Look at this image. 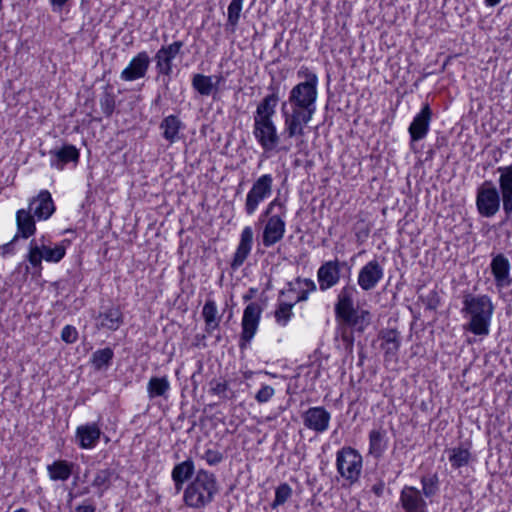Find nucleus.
Masks as SVG:
<instances>
[{"label": "nucleus", "mask_w": 512, "mask_h": 512, "mask_svg": "<svg viewBox=\"0 0 512 512\" xmlns=\"http://www.w3.org/2000/svg\"><path fill=\"white\" fill-rule=\"evenodd\" d=\"M499 173V190L491 181H485L477 189L476 207L482 217L491 218L500 210L501 204L504 220L512 219V166L497 168Z\"/></svg>", "instance_id": "f257e3e1"}, {"label": "nucleus", "mask_w": 512, "mask_h": 512, "mask_svg": "<svg viewBox=\"0 0 512 512\" xmlns=\"http://www.w3.org/2000/svg\"><path fill=\"white\" fill-rule=\"evenodd\" d=\"M358 295L354 284L347 283L341 287L336 295L334 313L337 320L362 333L371 324L372 316L368 310L358 308Z\"/></svg>", "instance_id": "f03ea898"}, {"label": "nucleus", "mask_w": 512, "mask_h": 512, "mask_svg": "<svg viewBox=\"0 0 512 512\" xmlns=\"http://www.w3.org/2000/svg\"><path fill=\"white\" fill-rule=\"evenodd\" d=\"M220 492L217 476L206 469H198L183 488V503L193 510H203L214 502Z\"/></svg>", "instance_id": "7ed1b4c3"}, {"label": "nucleus", "mask_w": 512, "mask_h": 512, "mask_svg": "<svg viewBox=\"0 0 512 512\" xmlns=\"http://www.w3.org/2000/svg\"><path fill=\"white\" fill-rule=\"evenodd\" d=\"M461 312L469 321L463 329L476 336H487L490 333V325L494 313V305L488 295H473L467 293L463 296Z\"/></svg>", "instance_id": "20e7f679"}, {"label": "nucleus", "mask_w": 512, "mask_h": 512, "mask_svg": "<svg viewBox=\"0 0 512 512\" xmlns=\"http://www.w3.org/2000/svg\"><path fill=\"white\" fill-rule=\"evenodd\" d=\"M304 75L306 80L295 85L290 93L287 106L316 111L318 77L307 68L298 71V76Z\"/></svg>", "instance_id": "39448f33"}, {"label": "nucleus", "mask_w": 512, "mask_h": 512, "mask_svg": "<svg viewBox=\"0 0 512 512\" xmlns=\"http://www.w3.org/2000/svg\"><path fill=\"white\" fill-rule=\"evenodd\" d=\"M336 469L349 485H353L361 477L363 457L356 449L345 446L336 453Z\"/></svg>", "instance_id": "423d86ee"}, {"label": "nucleus", "mask_w": 512, "mask_h": 512, "mask_svg": "<svg viewBox=\"0 0 512 512\" xmlns=\"http://www.w3.org/2000/svg\"><path fill=\"white\" fill-rule=\"evenodd\" d=\"M282 114L284 118V134L287 138H302L305 135V128L312 120L315 111L305 110L287 106L283 103Z\"/></svg>", "instance_id": "0eeeda50"}, {"label": "nucleus", "mask_w": 512, "mask_h": 512, "mask_svg": "<svg viewBox=\"0 0 512 512\" xmlns=\"http://www.w3.org/2000/svg\"><path fill=\"white\" fill-rule=\"evenodd\" d=\"M39 242H30L28 261L33 267H41L42 260L57 263L65 256L66 247L63 244H57L52 248L45 244L44 237L39 239Z\"/></svg>", "instance_id": "6e6552de"}, {"label": "nucleus", "mask_w": 512, "mask_h": 512, "mask_svg": "<svg viewBox=\"0 0 512 512\" xmlns=\"http://www.w3.org/2000/svg\"><path fill=\"white\" fill-rule=\"evenodd\" d=\"M184 43L174 41L169 45H163L154 56L157 78L163 77V82L168 84L173 73V60L180 54Z\"/></svg>", "instance_id": "1a4fd4ad"}, {"label": "nucleus", "mask_w": 512, "mask_h": 512, "mask_svg": "<svg viewBox=\"0 0 512 512\" xmlns=\"http://www.w3.org/2000/svg\"><path fill=\"white\" fill-rule=\"evenodd\" d=\"M273 177L270 174L261 175L248 191L245 200V212L248 216L253 215L261 202L269 198L273 191Z\"/></svg>", "instance_id": "9d476101"}, {"label": "nucleus", "mask_w": 512, "mask_h": 512, "mask_svg": "<svg viewBox=\"0 0 512 512\" xmlns=\"http://www.w3.org/2000/svg\"><path fill=\"white\" fill-rule=\"evenodd\" d=\"M261 313L262 308L256 302H252L245 307L241 323L242 332L239 344L241 349L246 348L247 344L256 334L261 318Z\"/></svg>", "instance_id": "9b49d317"}, {"label": "nucleus", "mask_w": 512, "mask_h": 512, "mask_svg": "<svg viewBox=\"0 0 512 512\" xmlns=\"http://www.w3.org/2000/svg\"><path fill=\"white\" fill-rule=\"evenodd\" d=\"M346 262L338 259L324 262L317 270V282L321 292H325L336 286L341 279V268Z\"/></svg>", "instance_id": "f8f14e48"}, {"label": "nucleus", "mask_w": 512, "mask_h": 512, "mask_svg": "<svg viewBox=\"0 0 512 512\" xmlns=\"http://www.w3.org/2000/svg\"><path fill=\"white\" fill-rule=\"evenodd\" d=\"M253 135L265 151H272L279 143V136L273 120L254 121Z\"/></svg>", "instance_id": "ddd939ff"}, {"label": "nucleus", "mask_w": 512, "mask_h": 512, "mask_svg": "<svg viewBox=\"0 0 512 512\" xmlns=\"http://www.w3.org/2000/svg\"><path fill=\"white\" fill-rule=\"evenodd\" d=\"M384 276V269L377 259L367 262L361 267L357 284L363 291H371L379 284Z\"/></svg>", "instance_id": "4468645a"}, {"label": "nucleus", "mask_w": 512, "mask_h": 512, "mask_svg": "<svg viewBox=\"0 0 512 512\" xmlns=\"http://www.w3.org/2000/svg\"><path fill=\"white\" fill-rule=\"evenodd\" d=\"M303 425L318 434L324 433L329 428L331 414L324 407H310L302 414Z\"/></svg>", "instance_id": "2eb2a0df"}, {"label": "nucleus", "mask_w": 512, "mask_h": 512, "mask_svg": "<svg viewBox=\"0 0 512 512\" xmlns=\"http://www.w3.org/2000/svg\"><path fill=\"white\" fill-rule=\"evenodd\" d=\"M265 223L262 243L265 247H271L282 240L285 234L286 223L283 215H270Z\"/></svg>", "instance_id": "dca6fc26"}, {"label": "nucleus", "mask_w": 512, "mask_h": 512, "mask_svg": "<svg viewBox=\"0 0 512 512\" xmlns=\"http://www.w3.org/2000/svg\"><path fill=\"white\" fill-rule=\"evenodd\" d=\"M55 209L54 201L48 190H41L36 197L30 200L27 208L38 221L49 219Z\"/></svg>", "instance_id": "f3484780"}, {"label": "nucleus", "mask_w": 512, "mask_h": 512, "mask_svg": "<svg viewBox=\"0 0 512 512\" xmlns=\"http://www.w3.org/2000/svg\"><path fill=\"white\" fill-rule=\"evenodd\" d=\"M150 57L146 51L137 53L122 70L120 78L124 81H135L144 78L150 66Z\"/></svg>", "instance_id": "a211bd4d"}, {"label": "nucleus", "mask_w": 512, "mask_h": 512, "mask_svg": "<svg viewBox=\"0 0 512 512\" xmlns=\"http://www.w3.org/2000/svg\"><path fill=\"white\" fill-rule=\"evenodd\" d=\"M432 119V111L429 104H425L421 111L416 114L411 122L408 132L410 134V138L412 142H417L424 139L430 127V122Z\"/></svg>", "instance_id": "6ab92c4d"}, {"label": "nucleus", "mask_w": 512, "mask_h": 512, "mask_svg": "<svg viewBox=\"0 0 512 512\" xmlns=\"http://www.w3.org/2000/svg\"><path fill=\"white\" fill-rule=\"evenodd\" d=\"M490 267L494 276L495 285L498 289L506 288L511 285L510 262L506 256L503 254L493 256Z\"/></svg>", "instance_id": "aec40b11"}, {"label": "nucleus", "mask_w": 512, "mask_h": 512, "mask_svg": "<svg viewBox=\"0 0 512 512\" xmlns=\"http://www.w3.org/2000/svg\"><path fill=\"white\" fill-rule=\"evenodd\" d=\"M379 338L382 340L384 360L397 362L402 341L400 333L396 329H384L380 332Z\"/></svg>", "instance_id": "412c9836"}, {"label": "nucleus", "mask_w": 512, "mask_h": 512, "mask_svg": "<svg viewBox=\"0 0 512 512\" xmlns=\"http://www.w3.org/2000/svg\"><path fill=\"white\" fill-rule=\"evenodd\" d=\"M400 502L405 512H427V503L416 487L405 486L400 492Z\"/></svg>", "instance_id": "4be33fe9"}, {"label": "nucleus", "mask_w": 512, "mask_h": 512, "mask_svg": "<svg viewBox=\"0 0 512 512\" xmlns=\"http://www.w3.org/2000/svg\"><path fill=\"white\" fill-rule=\"evenodd\" d=\"M253 237L254 232L252 228L250 226L244 227L240 234V240L231 262V267L233 269H237L242 266L249 256L253 246Z\"/></svg>", "instance_id": "5701e85b"}, {"label": "nucleus", "mask_w": 512, "mask_h": 512, "mask_svg": "<svg viewBox=\"0 0 512 512\" xmlns=\"http://www.w3.org/2000/svg\"><path fill=\"white\" fill-rule=\"evenodd\" d=\"M101 429L97 423L80 425L76 429V440L80 448L92 449L100 440Z\"/></svg>", "instance_id": "b1692460"}, {"label": "nucleus", "mask_w": 512, "mask_h": 512, "mask_svg": "<svg viewBox=\"0 0 512 512\" xmlns=\"http://www.w3.org/2000/svg\"><path fill=\"white\" fill-rule=\"evenodd\" d=\"M195 473V464L191 458L176 464L171 472V478L174 482L175 490L177 492L182 491L184 484L191 481Z\"/></svg>", "instance_id": "393cba45"}, {"label": "nucleus", "mask_w": 512, "mask_h": 512, "mask_svg": "<svg viewBox=\"0 0 512 512\" xmlns=\"http://www.w3.org/2000/svg\"><path fill=\"white\" fill-rule=\"evenodd\" d=\"M49 154L51 156V166L58 170H62L70 162H78L79 160V151L73 145H64L58 150H51Z\"/></svg>", "instance_id": "a878e982"}, {"label": "nucleus", "mask_w": 512, "mask_h": 512, "mask_svg": "<svg viewBox=\"0 0 512 512\" xmlns=\"http://www.w3.org/2000/svg\"><path fill=\"white\" fill-rule=\"evenodd\" d=\"M36 217L27 209H19L16 212V225L18 237L27 239L36 232Z\"/></svg>", "instance_id": "bb28decb"}, {"label": "nucleus", "mask_w": 512, "mask_h": 512, "mask_svg": "<svg viewBox=\"0 0 512 512\" xmlns=\"http://www.w3.org/2000/svg\"><path fill=\"white\" fill-rule=\"evenodd\" d=\"M278 101L279 96L277 92L266 95L256 108L254 121L273 120Z\"/></svg>", "instance_id": "cd10ccee"}, {"label": "nucleus", "mask_w": 512, "mask_h": 512, "mask_svg": "<svg viewBox=\"0 0 512 512\" xmlns=\"http://www.w3.org/2000/svg\"><path fill=\"white\" fill-rule=\"evenodd\" d=\"M388 440L386 431L383 429H373L369 433V454L375 458H380L387 449Z\"/></svg>", "instance_id": "c85d7f7f"}, {"label": "nucleus", "mask_w": 512, "mask_h": 512, "mask_svg": "<svg viewBox=\"0 0 512 512\" xmlns=\"http://www.w3.org/2000/svg\"><path fill=\"white\" fill-rule=\"evenodd\" d=\"M202 316L205 321V331L211 334L219 327L221 316L218 315L217 305L214 300L208 299L203 306Z\"/></svg>", "instance_id": "c756f323"}, {"label": "nucleus", "mask_w": 512, "mask_h": 512, "mask_svg": "<svg viewBox=\"0 0 512 512\" xmlns=\"http://www.w3.org/2000/svg\"><path fill=\"white\" fill-rule=\"evenodd\" d=\"M182 126L183 124L177 116L169 115L165 117L160 124V128L163 130L162 135L164 139L170 143L176 142L179 139V131Z\"/></svg>", "instance_id": "7c9ffc66"}, {"label": "nucleus", "mask_w": 512, "mask_h": 512, "mask_svg": "<svg viewBox=\"0 0 512 512\" xmlns=\"http://www.w3.org/2000/svg\"><path fill=\"white\" fill-rule=\"evenodd\" d=\"M100 327L111 331L117 330L123 322V317L118 307L112 306L99 314Z\"/></svg>", "instance_id": "2f4dec72"}, {"label": "nucleus", "mask_w": 512, "mask_h": 512, "mask_svg": "<svg viewBox=\"0 0 512 512\" xmlns=\"http://www.w3.org/2000/svg\"><path fill=\"white\" fill-rule=\"evenodd\" d=\"M73 463L66 460H56L47 466L49 477L53 481H66L72 474Z\"/></svg>", "instance_id": "473e14b6"}, {"label": "nucleus", "mask_w": 512, "mask_h": 512, "mask_svg": "<svg viewBox=\"0 0 512 512\" xmlns=\"http://www.w3.org/2000/svg\"><path fill=\"white\" fill-rule=\"evenodd\" d=\"M447 452L449 462L454 469H460L468 466L472 460V455L469 449L463 446L451 448Z\"/></svg>", "instance_id": "72a5a7b5"}, {"label": "nucleus", "mask_w": 512, "mask_h": 512, "mask_svg": "<svg viewBox=\"0 0 512 512\" xmlns=\"http://www.w3.org/2000/svg\"><path fill=\"white\" fill-rule=\"evenodd\" d=\"M170 390V383L166 376L151 377L147 384V393L150 399L166 397Z\"/></svg>", "instance_id": "f704fd0d"}, {"label": "nucleus", "mask_w": 512, "mask_h": 512, "mask_svg": "<svg viewBox=\"0 0 512 512\" xmlns=\"http://www.w3.org/2000/svg\"><path fill=\"white\" fill-rule=\"evenodd\" d=\"M114 357V352L111 348L106 347L96 350L91 357V363L95 370H102L108 368Z\"/></svg>", "instance_id": "c9c22d12"}, {"label": "nucleus", "mask_w": 512, "mask_h": 512, "mask_svg": "<svg viewBox=\"0 0 512 512\" xmlns=\"http://www.w3.org/2000/svg\"><path fill=\"white\" fill-rule=\"evenodd\" d=\"M192 87L202 96H209L215 88L213 76L195 74L192 78Z\"/></svg>", "instance_id": "e433bc0d"}, {"label": "nucleus", "mask_w": 512, "mask_h": 512, "mask_svg": "<svg viewBox=\"0 0 512 512\" xmlns=\"http://www.w3.org/2000/svg\"><path fill=\"white\" fill-rule=\"evenodd\" d=\"M113 474V470L109 468L101 469L96 472L92 486L98 489L99 497H102L104 492L109 489Z\"/></svg>", "instance_id": "4c0bfd02"}, {"label": "nucleus", "mask_w": 512, "mask_h": 512, "mask_svg": "<svg viewBox=\"0 0 512 512\" xmlns=\"http://www.w3.org/2000/svg\"><path fill=\"white\" fill-rule=\"evenodd\" d=\"M99 104L103 114L108 118L111 117L116 107V95L112 88L108 86L105 88L100 97Z\"/></svg>", "instance_id": "58836bf2"}, {"label": "nucleus", "mask_w": 512, "mask_h": 512, "mask_svg": "<svg viewBox=\"0 0 512 512\" xmlns=\"http://www.w3.org/2000/svg\"><path fill=\"white\" fill-rule=\"evenodd\" d=\"M293 490L288 483H281L275 489V498L271 503L272 509H277L279 506L284 505L288 499L291 498Z\"/></svg>", "instance_id": "ea45409f"}, {"label": "nucleus", "mask_w": 512, "mask_h": 512, "mask_svg": "<svg viewBox=\"0 0 512 512\" xmlns=\"http://www.w3.org/2000/svg\"><path fill=\"white\" fill-rule=\"evenodd\" d=\"M295 284L298 285L300 292L298 293L295 303L306 301L310 292H314L317 289L316 283L309 278L301 279L297 278Z\"/></svg>", "instance_id": "a19ab883"}, {"label": "nucleus", "mask_w": 512, "mask_h": 512, "mask_svg": "<svg viewBox=\"0 0 512 512\" xmlns=\"http://www.w3.org/2000/svg\"><path fill=\"white\" fill-rule=\"evenodd\" d=\"M294 303L281 302L274 312V317L280 326H286L293 316L292 308Z\"/></svg>", "instance_id": "79ce46f5"}, {"label": "nucleus", "mask_w": 512, "mask_h": 512, "mask_svg": "<svg viewBox=\"0 0 512 512\" xmlns=\"http://www.w3.org/2000/svg\"><path fill=\"white\" fill-rule=\"evenodd\" d=\"M244 0H232L227 9V25L232 27V30L238 25L240 14L242 11Z\"/></svg>", "instance_id": "37998d69"}, {"label": "nucleus", "mask_w": 512, "mask_h": 512, "mask_svg": "<svg viewBox=\"0 0 512 512\" xmlns=\"http://www.w3.org/2000/svg\"><path fill=\"white\" fill-rule=\"evenodd\" d=\"M422 491L425 497L430 498L437 494L439 490V478L437 474L423 476L421 478Z\"/></svg>", "instance_id": "c03bdc74"}, {"label": "nucleus", "mask_w": 512, "mask_h": 512, "mask_svg": "<svg viewBox=\"0 0 512 512\" xmlns=\"http://www.w3.org/2000/svg\"><path fill=\"white\" fill-rule=\"evenodd\" d=\"M286 211L285 203L281 201L279 197H276L267 205L259 220L263 221L264 217H268L270 215H283V217H285Z\"/></svg>", "instance_id": "a18cd8bd"}, {"label": "nucleus", "mask_w": 512, "mask_h": 512, "mask_svg": "<svg viewBox=\"0 0 512 512\" xmlns=\"http://www.w3.org/2000/svg\"><path fill=\"white\" fill-rule=\"evenodd\" d=\"M201 458L205 460L209 466H216L223 461L224 456L218 450L207 449Z\"/></svg>", "instance_id": "49530a36"}, {"label": "nucleus", "mask_w": 512, "mask_h": 512, "mask_svg": "<svg viewBox=\"0 0 512 512\" xmlns=\"http://www.w3.org/2000/svg\"><path fill=\"white\" fill-rule=\"evenodd\" d=\"M275 394V390L270 385H263L256 393L255 399L258 403L268 402Z\"/></svg>", "instance_id": "de8ad7c7"}, {"label": "nucleus", "mask_w": 512, "mask_h": 512, "mask_svg": "<svg viewBox=\"0 0 512 512\" xmlns=\"http://www.w3.org/2000/svg\"><path fill=\"white\" fill-rule=\"evenodd\" d=\"M61 339L68 344H72L78 339V332L72 325H66L61 331Z\"/></svg>", "instance_id": "09e8293b"}, {"label": "nucleus", "mask_w": 512, "mask_h": 512, "mask_svg": "<svg viewBox=\"0 0 512 512\" xmlns=\"http://www.w3.org/2000/svg\"><path fill=\"white\" fill-rule=\"evenodd\" d=\"M228 389V384L226 381H212L210 391L213 394H216L221 397H226V391Z\"/></svg>", "instance_id": "8fccbe9b"}, {"label": "nucleus", "mask_w": 512, "mask_h": 512, "mask_svg": "<svg viewBox=\"0 0 512 512\" xmlns=\"http://www.w3.org/2000/svg\"><path fill=\"white\" fill-rule=\"evenodd\" d=\"M341 338L349 348H352L354 342V337L352 333H348L347 331L344 330L341 334Z\"/></svg>", "instance_id": "3c124183"}, {"label": "nucleus", "mask_w": 512, "mask_h": 512, "mask_svg": "<svg viewBox=\"0 0 512 512\" xmlns=\"http://www.w3.org/2000/svg\"><path fill=\"white\" fill-rule=\"evenodd\" d=\"M384 488L385 484L383 482H378L372 486L371 490L376 496L380 497L383 495Z\"/></svg>", "instance_id": "603ef678"}, {"label": "nucleus", "mask_w": 512, "mask_h": 512, "mask_svg": "<svg viewBox=\"0 0 512 512\" xmlns=\"http://www.w3.org/2000/svg\"><path fill=\"white\" fill-rule=\"evenodd\" d=\"M18 239V235H15L13 240L9 243H6L2 246L3 254L11 253L13 248V242Z\"/></svg>", "instance_id": "864d4df0"}, {"label": "nucleus", "mask_w": 512, "mask_h": 512, "mask_svg": "<svg viewBox=\"0 0 512 512\" xmlns=\"http://www.w3.org/2000/svg\"><path fill=\"white\" fill-rule=\"evenodd\" d=\"M95 510L93 505H79L76 508V512H95Z\"/></svg>", "instance_id": "5fc2aeb1"}, {"label": "nucleus", "mask_w": 512, "mask_h": 512, "mask_svg": "<svg viewBox=\"0 0 512 512\" xmlns=\"http://www.w3.org/2000/svg\"><path fill=\"white\" fill-rule=\"evenodd\" d=\"M68 0H50L51 2V5L54 7V8H58V9H61L65 3L67 2Z\"/></svg>", "instance_id": "6e6d98bb"}, {"label": "nucleus", "mask_w": 512, "mask_h": 512, "mask_svg": "<svg viewBox=\"0 0 512 512\" xmlns=\"http://www.w3.org/2000/svg\"><path fill=\"white\" fill-rule=\"evenodd\" d=\"M501 0H485L487 6L494 7L500 3Z\"/></svg>", "instance_id": "4d7b16f0"}, {"label": "nucleus", "mask_w": 512, "mask_h": 512, "mask_svg": "<svg viewBox=\"0 0 512 512\" xmlns=\"http://www.w3.org/2000/svg\"><path fill=\"white\" fill-rule=\"evenodd\" d=\"M215 79H216V82H214V84H215L214 90L217 91L218 85L220 84L221 81L224 80V78L221 75H219V76H215Z\"/></svg>", "instance_id": "13d9d810"}, {"label": "nucleus", "mask_w": 512, "mask_h": 512, "mask_svg": "<svg viewBox=\"0 0 512 512\" xmlns=\"http://www.w3.org/2000/svg\"><path fill=\"white\" fill-rule=\"evenodd\" d=\"M14 512H28V511L24 508H19V509L15 510Z\"/></svg>", "instance_id": "bf43d9fd"}, {"label": "nucleus", "mask_w": 512, "mask_h": 512, "mask_svg": "<svg viewBox=\"0 0 512 512\" xmlns=\"http://www.w3.org/2000/svg\"><path fill=\"white\" fill-rule=\"evenodd\" d=\"M243 298L246 301V300L250 299V296L249 295H245Z\"/></svg>", "instance_id": "052dcab7"}, {"label": "nucleus", "mask_w": 512, "mask_h": 512, "mask_svg": "<svg viewBox=\"0 0 512 512\" xmlns=\"http://www.w3.org/2000/svg\"><path fill=\"white\" fill-rule=\"evenodd\" d=\"M289 286L292 287L293 283H289ZM293 290H295V288H290V291H293Z\"/></svg>", "instance_id": "680f3d73"}]
</instances>
